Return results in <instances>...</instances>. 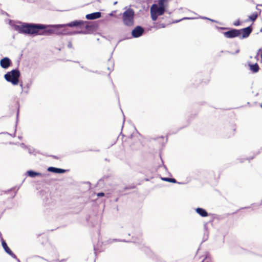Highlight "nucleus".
I'll use <instances>...</instances> for the list:
<instances>
[{"instance_id": "obj_1", "label": "nucleus", "mask_w": 262, "mask_h": 262, "mask_svg": "<svg viewBox=\"0 0 262 262\" xmlns=\"http://www.w3.org/2000/svg\"><path fill=\"white\" fill-rule=\"evenodd\" d=\"M47 26L43 25L20 24L14 26V29L19 33L29 34H36L39 29H44Z\"/></svg>"}, {"instance_id": "obj_2", "label": "nucleus", "mask_w": 262, "mask_h": 262, "mask_svg": "<svg viewBox=\"0 0 262 262\" xmlns=\"http://www.w3.org/2000/svg\"><path fill=\"white\" fill-rule=\"evenodd\" d=\"M166 1L159 0L158 5L154 4L151 7V16L153 20H156L159 16L162 15L164 13L167 6L165 4Z\"/></svg>"}, {"instance_id": "obj_3", "label": "nucleus", "mask_w": 262, "mask_h": 262, "mask_svg": "<svg viewBox=\"0 0 262 262\" xmlns=\"http://www.w3.org/2000/svg\"><path fill=\"white\" fill-rule=\"evenodd\" d=\"M19 76V72L17 70H13L6 74L5 75V78L7 81L11 82L13 85H17L18 83Z\"/></svg>"}, {"instance_id": "obj_4", "label": "nucleus", "mask_w": 262, "mask_h": 262, "mask_svg": "<svg viewBox=\"0 0 262 262\" xmlns=\"http://www.w3.org/2000/svg\"><path fill=\"white\" fill-rule=\"evenodd\" d=\"M134 12L131 9H127L122 14V19L123 23L128 26H132L134 23Z\"/></svg>"}, {"instance_id": "obj_5", "label": "nucleus", "mask_w": 262, "mask_h": 262, "mask_svg": "<svg viewBox=\"0 0 262 262\" xmlns=\"http://www.w3.org/2000/svg\"><path fill=\"white\" fill-rule=\"evenodd\" d=\"M82 24V21H81L75 20V21H72L70 23H69V24H66V25H57L51 26V27L52 28H54L55 29L61 28V27H65V26H69V27H72L78 26L79 25H80Z\"/></svg>"}, {"instance_id": "obj_6", "label": "nucleus", "mask_w": 262, "mask_h": 262, "mask_svg": "<svg viewBox=\"0 0 262 262\" xmlns=\"http://www.w3.org/2000/svg\"><path fill=\"white\" fill-rule=\"evenodd\" d=\"M224 35L226 37L232 38L240 36V31L237 30H232L224 33Z\"/></svg>"}, {"instance_id": "obj_7", "label": "nucleus", "mask_w": 262, "mask_h": 262, "mask_svg": "<svg viewBox=\"0 0 262 262\" xmlns=\"http://www.w3.org/2000/svg\"><path fill=\"white\" fill-rule=\"evenodd\" d=\"M240 31V37L246 38L247 37L252 31V29L250 27H247L245 29L239 30Z\"/></svg>"}, {"instance_id": "obj_8", "label": "nucleus", "mask_w": 262, "mask_h": 262, "mask_svg": "<svg viewBox=\"0 0 262 262\" xmlns=\"http://www.w3.org/2000/svg\"><path fill=\"white\" fill-rule=\"evenodd\" d=\"M143 32V29L140 27H137L132 31V35L135 37L141 36Z\"/></svg>"}, {"instance_id": "obj_9", "label": "nucleus", "mask_w": 262, "mask_h": 262, "mask_svg": "<svg viewBox=\"0 0 262 262\" xmlns=\"http://www.w3.org/2000/svg\"><path fill=\"white\" fill-rule=\"evenodd\" d=\"M0 64L2 68L7 69L10 66V60L8 58H4L1 60Z\"/></svg>"}, {"instance_id": "obj_10", "label": "nucleus", "mask_w": 262, "mask_h": 262, "mask_svg": "<svg viewBox=\"0 0 262 262\" xmlns=\"http://www.w3.org/2000/svg\"><path fill=\"white\" fill-rule=\"evenodd\" d=\"M2 246L3 248L5 249V251L12 256L14 258H16L15 255L12 252V251L10 249V248L8 247L6 243L4 241H2Z\"/></svg>"}, {"instance_id": "obj_11", "label": "nucleus", "mask_w": 262, "mask_h": 262, "mask_svg": "<svg viewBox=\"0 0 262 262\" xmlns=\"http://www.w3.org/2000/svg\"><path fill=\"white\" fill-rule=\"evenodd\" d=\"M86 18L88 19H95L100 18L101 17L100 12H95L91 14H89L86 15Z\"/></svg>"}, {"instance_id": "obj_12", "label": "nucleus", "mask_w": 262, "mask_h": 262, "mask_svg": "<svg viewBox=\"0 0 262 262\" xmlns=\"http://www.w3.org/2000/svg\"><path fill=\"white\" fill-rule=\"evenodd\" d=\"M48 170L49 171L53 172L55 173H63L65 172V170H64V169L55 168V167H49Z\"/></svg>"}, {"instance_id": "obj_13", "label": "nucleus", "mask_w": 262, "mask_h": 262, "mask_svg": "<svg viewBox=\"0 0 262 262\" xmlns=\"http://www.w3.org/2000/svg\"><path fill=\"white\" fill-rule=\"evenodd\" d=\"M196 212L203 217H205L208 215L207 212L203 209L198 208L196 209Z\"/></svg>"}, {"instance_id": "obj_14", "label": "nucleus", "mask_w": 262, "mask_h": 262, "mask_svg": "<svg viewBox=\"0 0 262 262\" xmlns=\"http://www.w3.org/2000/svg\"><path fill=\"white\" fill-rule=\"evenodd\" d=\"M250 70L254 73L257 72L259 70V67L257 63L254 64H249Z\"/></svg>"}, {"instance_id": "obj_15", "label": "nucleus", "mask_w": 262, "mask_h": 262, "mask_svg": "<svg viewBox=\"0 0 262 262\" xmlns=\"http://www.w3.org/2000/svg\"><path fill=\"white\" fill-rule=\"evenodd\" d=\"M27 173H28V176L31 177H34L37 176H40L41 175L40 173H37V172H34L33 171H28L27 172Z\"/></svg>"}, {"instance_id": "obj_16", "label": "nucleus", "mask_w": 262, "mask_h": 262, "mask_svg": "<svg viewBox=\"0 0 262 262\" xmlns=\"http://www.w3.org/2000/svg\"><path fill=\"white\" fill-rule=\"evenodd\" d=\"M257 17V14H253L252 15L249 16V19L252 21H254L256 19Z\"/></svg>"}, {"instance_id": "obj_17", "label": "nucleus", "mask_w": 262, "mask_h": 262, "mask_svg": "<svg viewBox=\"0 0 262 262\" xmlns=\"http://www.w3.org/2000/svg\"><path fill=\"white\" fill-rule=\"evenodd\" d=\"M163 180L164 181H166L173 182V183H176V182L175 179H171V178H163Z\"/></svg>"}, {"instance_id": "obj_18", "label": "nucleus", "mask_w": 262, "mask_h": 262, "mask_svg": "<svg viewBox=\"0 0 262 262\" xmlns=\"http://www.w3.org/2000/svg\"><path fill=\"white\" fill-rule=\"evenodd\" d=\"M50 33H57L55 29H50L47 31Z\"/></svg>"}, {"instance_id": "obj_19", "label": "nucleus", "mask_w": 262, "mask_h": 262, "mask_svg": "<svg viewBox=\"0 0 262 262\" xmlns=\"http://www.w3.org/2000/svg\"><path fill=\"white\" fill-rule=\"evenodd\" d=\"M104 195V193H102V192L98 193L97 194L98 196H103Z\"/></svg>"}, {"instance_id": "obj_20", "label": "nucleus", "mask_w": 262, "mask_h": 262, "mask_svg": "<svg viewBox=\"0 0 262 262\" xmlns=\"http://www.w3.org/2000/svg\"><path fill=\"white\" fill-rule=\"evenodd\" d=\"M234 25L235 26H238L239 25V21L238 20L236 21L234 23Z\"/></svg>"}, {"instance_id": "obj_21", "label": "nucleus", "mask_w": 262, "mask_h": 262, "mask_svg": "<svg viewBox=\"0 0 262 262\" xmlns=\"http://www.w3.org/2000/svg\"><path fill=\"white\" fill-rule=\"evenodd\" d=\"M260 56H261V59H262V52H261V53Z\"/></svg>"}, {"instance_id": "obj_22", "label": "nucleus", "mask_w": 262, "mask_h": 262, "mask_svg": "<svg viewBox=\"0 0 262 262\" xmlns=\"http://www.w3.org/2000/svg\"><path fill=\"white\" fill-rule=\"evenodd\" d=\"M261 107H262V103H261Z\"/></svg>"}]
</instances>
